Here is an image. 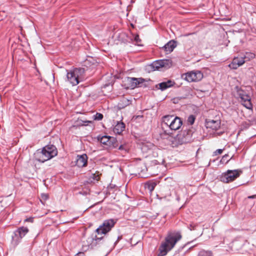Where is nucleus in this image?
<instances>
[{"label":"nucleus","mask_w":256,"mask_h":256,"mask_svg":"<svg viewBox=\"0 0 256 256\" xmlns=\"http://www.w3.org/2000/svg\"><path fill=\"white\" fill-rule=\"evenodd\" d=\"M88 156L86 154L78 155L76 161V165L80 168L84 167L87 165Z\"/></svg>","instance_id":"nucleus-13"},{"label":"nucleus","mask_w":256,"mask_h":256,"mask_svg":"<svg viewBox=\"0 0 256 256\" xmlns=\"http://www.w3.org/2000/svg\"><path fill=\"white\" fill-rule=\"evenodd\" d=\"M255 57V54L252 52H246L244 56H242L244 58V60H245V62L246 61L250 60L254 58Z\"/></svg>","instance_id":"nucleus-25"},{"label":"nucleus","mask_w":256,"mask_h":256,"mask_svg":"<svg viewBox=\"0 0 256 256\" xmlns=\"http://www.w3.org/2000/svg\"><path fill=\"white\" fill-rule=\"evenodd\" d=\"M32 220H33L32 218H26L25 220V221H26V222H32Z\"/></svg>","instance_id":"nucleus-38"},{"label":"nucleus","mask_w":256,"mask_h":256,"mask_svg":"<svg viewBox=\"0 0 256 256\" xmlns=\"http://www.w3.org/2000/svg\"><path fill=\"white\" fill-rule=\"evenodd\" d=\"M44 196H42V198H46V199L48 198V196H46V195L44 194Z\"/></svg>","instance_id":"nucleus-40"},{"label":"nucleus","mask_w":256,"mask_h":256,"mask_svg":"<svg viewBox=\"0 0 256 256\" xmlns=\"http://www.w3.org/2000/svg\"><path fill=\"white\" fill-rule=\"evenodd\" d=\"M223 150L222 149H218L214 152V155H218L219 154H221Z\"/></svg>","instance_id":"nucleus-33"},{"label":"nucleus","mask_w":256,"mask_h":256,"mask_svg":"<svg viewBox=\"0 0 256 256\" xmlns=\"http://www.w3.org/2000/svg\"><path fill=\"white\" fill-rule=\"evenodd\" d=\"M84 68H76L72 70L67 72L66 77L72 86L77 85L84 78Z\"/></svg>","instance_id":"nucleus-3"},{"label":"nucleus","mask_w":256,"mask_h":256,"mask_svg":"<svg viewBox=\"0 0 256 256\" xmlns=\"http://www.w3.org/2000/svg\"><path fill=\"white\" fill-rule=\"evenodd\" d=\"M135 1L134 0H132V1H131L132 2H134Z\"/></svg>","instance_id":"nucleus-44"},{"label":"nucleus","mask_w":256,"mask_h":256,"mask_svg":"<svg viewBox=\"0 0 256 256\" xmlns=\"http://www.w3.org/2000/svg\"><path fill=\"white\" fill-rule=\"evenodd\" d=\"M228 66L233 70H236L238 68L239 66H238V64L236 62V60H233L232 62L230 64H229Z\"/></svg>","instance_id":"nucleus-30"},{"label":"nucleus","mask_w":256,"mask_h":256,"mask_svg":"<svg viewBox=\"0 0 256 256\" xmlns=\"http://www.w3.org/2000/svg\"><path fill=\"white\" fill-rule=\"evenodd\" d=\"M233 60H236V62L239 66H242L245 62V60H244V58L242 56L240 58H234Z\"/></svg>","instance_id":"nucleus-27"},{"label":"nucleus","mask_w":256,"mask_h":256,"mask_svg":"<svg viewBox=\"0 0 256 256\" xmlns=\"http://www.w3.org/2000/svg\"><path fill=\"white\" fill-rule=\"evenodd\" d=\"M44 196H42V198H46V199L48 198V196H46V195L44 194Z\"/></svg>","instance_id":"nucleus-42"},{"label":"nucleus","mask_w":256,"mask_h":256,"mask_svg":"<svg viewBox=\"0 0 256 256\" xmlns=\"http://www.w3.org/2000/svg\"><path fill=\"white\" fill-rule=\"evenodd\" d=\"M198 226L197 224H190L189 225V226H188V228L190 230H194L196 229V227Z\"/></svg>","instance_id":"nucleus-32"},{"label":"nucleus","mask_w":256,"mask_h":256,"mask_svg":"<svg viewBox=\"0 0 256 256\" xmlns=\"http://www.w3.org/2000/svg\"><path fill=\"white\" fill-rule=\"evenodd\" d=\"M235 90L236 92L237 95L239 98L242 96H244V94H246V93L245 91L242 90L238 86H236L235 88Z\"/></svg>","instance_id":"nucleus-26"},{"label":"nucleus","mask_w":256,"mask_h":256,"mask_svg":"<svg viewBox=\"0 0 256 256\" xmlns=\"http://www.w3.org/2000/svg\"><path fill=\"white\" fill-rule=\"evenodd\" d=\"M182 124L181 118L174 115H166L162 118V128L164 134L171 136L172 132L178 130Z\"/></svg>","instance_id":"nucleus-1"},{"label":"nucleus","mask_w":256,"mask_h":256,"mask_svg":"<svg viewBox=\"0 0 256 256\" xmlns=\"http://www.w3.org/2000/svg\"><path fill=\"white\" fill-rule=\"evenodd\" d=\"M104 238V237L98 238L96 236H94V238L90 246V249H93L94 247L96 246L98 244H99L100 241Z\"/></svg>","instance_id":"nucleus-24"},{"label":"nucleus","mask_w":256,"mask_h":256,"mask_svg":"<svg viewBox=\"0 0 256 256\" xmlns=\"http://www.w3.org/2000/svg\"><path fill=\"white\" fill-rule=\"evenodd\" d=\"M192 130L190 129L182 130L174 138L175 142H172V146H176L178 145L191 142L192 140Z\"/></svg>","instance_id":"nucleus-4"},{"label":"nucleus","mask_w":256,"mask_h":256,"mask_svg":"<svg viewBox=\"0 0 256 256\" xmlns=\"http://www.w3.org/2000/svg\"><path fill=\"white\" fill-rule=\"evenodd\" d=\"M248 198L249 199L256 198V194L248 196Z\"/></svg>","instance_id":"nucleus-35"},{"label":"nucleus","mask_w":256,"mask_h":256,"mask_svg":"<svg viewBox=\"0 0 256 256\" xmlns=\"http://www.w3.org/2000/svg\"><path fill=\"white\" fill-rule=\"evenodd\" d=\"M197 256H212V254L210 251L202 250Z\"/></svg>","instance_id":"nucleus-28"},{"label":"nucleus","mask_w":256,"mask_h":256,"mask_svg":"<svg viewBox=\"0 0 256 256\" xmlns=\"http://www.w3.org/2000/svg\"><path fill=\"white\" fill-rule=\"evenodd\" d=\"M146 80L142 78H126V82L127 83V86L126 87V89L133 90L137 86H142L140 84H142Z\"/></svg>","instance_id":"nucleus-11"},{"label":"nucleus","mask_w":256,"mask_h":256,"mask_svg":"<svg viewBox=\"0 0 256 256\" xmlns=\"http://www.w3.org/2000/svg\"><path fill=\"white\" fill-rule=\"evenodd\" d=\"M50 152L43 148L42 150H38L34 154V158L38 162H44L54 158Z\"/></svg>","instance_id":"nucleus-10"},{"label":"nucleus","mask_w":256,"mask_h":256,"mask_svg":"<svg viewBox=\"0 0 256 256\" xmlns=\"http://www.w3.org/2000/svg\"><path fill=\"white\" fill-rule=\"evenodd\" d=\"M122 238V236H118V239L116 240V241L115 242H114V245H116L117 244V243L118 242V241Z\"/></svg>","instance_id":"nucleus-36"},{"label":"nucleus","mask_w":256,"mask_h":256,"mask_svg":"<svg viewBox=\"0 0 256 256\" xmlns=\"http://www.w3.org/2000/svg\"><path fill=\"white\" fill-rule=\"evenodd\" d=\"M242 170H228L221 176L220 180L224 182L228 183L238 178Z\"/></svg>","instance_id":"nucleus-8"},{"label":"nucleus","mask_w":256,"mask_h":256,"mask_svg":"<svg viewBox=\"0 0 256 256\" xmlns=\"http://www.w3.org/2000/svg\"><path fill=\"white\" fill-rule=\"evenodd\" d=\"M172 60L169 59L160 60L154 62L149 66V67L153 71L158 70L162 68H169L172 66Z\"/></svg>","instance_id":"nucleus-7"},{"label":"nucleus","mask_w":256,"mask_h":256,"mask_svg":"<svg viewBox=\"0 0 256 256\" xmlns=\"http://www.w3.org/2000/svg\"><path fill=\"white\" fill-rule=\"evenodd\" d=\"M94 238V236L93 234H92L90 237H88L86 240V242H84L83 246L87 247V249H90V246L92 243Z\"/></svg>","instance_id":"nucleus-22"},{"label":"nucleus","mask_w":256,"mask_h":256,"mask_svg":"<svg viewBox=\"0 0 256 256\" xmlns=\"http://www.w3.org/2000/svg\"><path fill=\"white\" fill-rule=\"evenodd\" d=\"M44 150H46L48 152H50L51 156L53 157L56 156L58 154V150L56 147L53 144H48L43 148Z\"/></svg>","instance_id":"nucleus-19"},{"label":"nucleus","mask_w":256,"mask_h":256,"mask_svg":"<svg viewBox=\"0 0 256 256\" xmlns=\"http://www.w3.org/2000/svg\"><path fill=\"white\" fill-rule=\"evenodd\" d=\"M176 46V42L174 40H171L167 42L162 48L164 50L166 54H168L172 52Z\"/></svg>","instance_id":"nucleus-14"},{"label":"nucleus","mask_w":256,"mask_h":256,"mask_svg":"<svg viewBox=\"0 0 256 256\" xmlns=\"http://www.w3.org/2000/svg\"><path fill=\"white\" fill-rule=\"evenodd\" d=\"M175 82L171 80H168L166 82H164L160 83L156 86V88L160 89L162 91L170 88L174 86Z\"/></svg>","instance_id":"nucleus-15"},{"label":"nucleus","mask_w":256,"mask_h":256,"mask_svg":"<svg viewBox=\"0 0 256 256\" xmlns=\"http://www.w3.org/2000/svg\"><path fill=\"white\" fill-rule=\"evenodd\" d=\"M76 256H84V252H78Z\"/></svg>","instance_id":"nucleus-37"},{"label":"nucleus","mask_w":256,"mask_h":256,"mask_svg":"<svg viewBox=\"0 0 256 256\" xmlns=\"http://www.w3.org/2000/svg\"><path fill=\"white\" fill-rule=\"evenodd\" d=\"M94 120H100L102 119L103 118V115L102 114H100V113H96V114L95 115H94Z\"/></svg>","instance_id":"nucleus-31"},{"label":"nucleus","mask_w":256,"mask_h":256,"mask_svg":"<svg viewBox=\"0 0 256 256\" xmlns=\"http://www.w3.org/2000/svg\"><path fill=\"white\" fill-rule=\"evenodd\" d=\"M220 120H209L206 121V126L208 128H210L212 130H216L220 126Z\"/></svg>","instance_id":"nucleus-12"},{"label":"nucleus","mask_w":256,"mask_h":256,"mask_svg":"<svg viewBox=\"0 0 256 256\" xmlns=\"http://www.w3.org/2000/svg\"><path fill=\"white\" fill-rule=\"evenodd\" d=\"M108 142V146L109 148H115L118 146V142L115 138L110 136Z\"/></svg>","instance_id":"nucleus-21"},{"label":"nucleus","mask_w":256,"mask_h":256,"mask_svg":"<svg viewBox=\"0 0 256 256\" xmlns=\"http://www.w3.org/2000/svg\"><path fill=\"white\" fill-rule=\"evenodd\" d=\"M126 37L128 40L127 42H134L135 44L138 46H141L140 42H141V40L138 34H134L132 33L130 34V36L127 35Z\"/></svg>","instance_id":"nucleus-17"},{"label":"nucleus","mask_w":256,"mask_h":256,"mask_svg":"<svg viewBox=\"0 0 256 256\" xmlns=\"http://www.w3.org/2000/svg\"><path fill=\"white\" fill-rule=\"evenodd\" d=\"M180 233L178 232L174 236L168 235L165 238V242L162 243L159 247L158 256H164L175 246L176 243L181 239Z\"/></svg>","instance_id":"nucleus-2"},{"label":"nucleus","mask_w":256,"mask_h":256,"mask_svg":"<svg viewBox=\"0 0 256 256\" xmlns=\"http://www.w3.org/2000/svg\"><path fill=\"white\" fill-rule=\"evenodd\" d=\"M44 196H42V198H46V199L48 198V196H46V195L44 194Z\"/></svg>","instance_id":"nucleus-41"},{"label":"nucleus","mask_w":256,"mask_h":256,"mask_svg":"<svg viewBox=\"0 0 256 256\" xmlns=\"http://www.w3.org/2000/svg\"><path fill=\"white\" fill-rule=\"evenodd\" d=\"M116 221L114 219H108L104 221L103 223L98 228L96 232L98 234H106L114 226Z\"/></svg>","instance_id":"nucleus-6"},{"label":"nucleus","mask_w":256,"mask_h":256,"mask_svg":"<svg viewBox=\"0 0 256 256\" xmlns=\"http://www.w3.org/2000/svg\"><path fill=\"white\" fill-rule=\"evenodd\" d=\"M125 129V124L123 122H118L114 128V132L117 134H120Z\"/></svg>","instance_id":"nucleus-18"},{"label":"nucleus","mask_w":256,"mask_h":256,"mask_svg":"<svg viewBox=\"0 0 256 256\" xmlns=\"http://www.w3.org/2000/svg\"><path fill=\"white\" fill-rule=\"evenodd\" d=\"M182 78L188 82H198L202 79L203 74L199 70L191 71L182 74Z\"/></svg>","instance_id":"nucleus-9"},{"label":"nucleus","mask_w":256,"mask_h":256,"mask_svg":"<svg viewBox=\"0 0 256 256\" xmlns=\"http://www.w3.org/2000/svg\"><path fill=\"white\" fill-rule=\"evenodd\" d=\"M244 96L240 98L242 104L248 109L252 108V104L250 102V98L248 94H244Z\"/></svg>","instance_id":"nucleus-16"},{"label":"nucleus","mask_w":256,"mask_h":256,"mask_svg":"<svg viewBox=\"0 0 256 256\" xmlns=\"http://www.w3.org/2000/svg\"><path fill=\"white\" fill-rule=\"evenodd\" d=\"M131 102L126 98H122L118 104V108L120 110L124 108L126 106H129Z\"/></svg>","instance_id":"nucleus-20"},{"label":"nucleus","mask_w":256,"mask_h":256,"mask_svg":"<svg viewBox=\"0 0 256 256\" xmlns=\"http://www.w3.org/2000/svg\"><path fill=\"white\" fill-rule=\"evenodd\" d=\"M154 189V187H152L150 190H152Z\"/></svg>","instance_id":"nucleus-43"},{"label":"nucleus","mask_w":256,"mask_h":256,"mask_svg":"<svg viewBox=\"0 0 256 256\" xmlns=\"http://www.w3.org/2000/svg\"><path fill=\"white\" fill-rule=\"evenodd\" d=\"M196 120V116L192 114H191L188 116L187 120V122L188 124L190 125H192L194 124Z\"/></svg>","instance_id":"nucleus-29"},{"label":"nucleus","mask_w":256,"mask_h":256,"mask_svg":"<svg viewBox=\"0 0 256 256\" xmlns=\"http://www.w3.org/2000/svg\"><path fill=\"white\" fill-rule=\"evenodd\" d=\"M118 149L120 150H124V146L122 145H120L119 148H118Z\"/></svg>","instance_id":"nucleus-39"},{"label":"nucleus","mask_w":256,"mask_h":256,"mask_svg":"<svg viewBox=\"0 0 256 256\" xmlns=\"http://www.w3.org/2000/svg\"><path fill=\"white\" fill-rule=\"evenodd\" d=\"M110 136H98V140L100 142V143L103 144L108 146L109 140Z\"/></svg>","instance_id":"nucleus-23"},{"label":"nucleus","mask_w":256,"mask_h":256,"mask_svg":"<svg viewBox=\"0 0 256 256\" xmlns=\"http://www.w3.org/2000/svg\"><path fill=\"white\" fill-rule=\"evenodd\" d=\"M28 232L26 227L21 226L16 230L12 236V244L16 246L20 242L21 239Z\"/></svg>","instance_id":"nucleus-5"},{"label":"nucleus","mask_w":256,"mask_h":256,"mask_svg":"<svg viewBox=\"0 0 256 256\" xmlns=\"http://www.w3.org/2000/svg\"><path fill=\"white\" fill-rule=\"evenodd\" d=\"M228 156V154H225L224 156H222V160H221V162L224 161V160H226V158H227Z\"/></svg>","instance_id":"nucleus-34"}]
</instances>
